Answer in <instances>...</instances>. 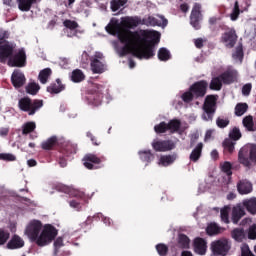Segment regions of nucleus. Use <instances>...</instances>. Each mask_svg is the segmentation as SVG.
I'll return each instance as SVG.
<instances>
[{
    "mask_svg": "<svg viewBox=\"0 0 256 256\" xmlns=\"http://www.w3.org/2000/svg\"><path fill=\"white\" fill-rule=\"evenodd\" d=\"M119 41L125 45L120 50V57L132 53L137 59H151L155 57V45L161 41V33L155 30H142L135 36L122 32Z\"/></svg>",
    "mask_w": 256,
    "mask_h": 256,
    "instance_id": "1",
    "label": "nucleus"
},
{
    "mask_svg": "<svg viewBox=\"0 0 256 256\" xmlns=\"http://www.w3.org/2000/svg\"><path fill=\"white\" fill-rule=\"evenodd\" d=\"M42 229V231H41ZM57 228L51 224L43 223L39 220H32L26 227L25 234L32 243H36L38 247H46L57 237Z\"/></svg>",
    "mask_w": 256,
    "mask_h": 256,
    "instance_id": "2",
    "label": "nucleus"
},
{
    "mask_svg": "<svg viewBox=\"0 0 256 256\" xmlns=\"http://www.w3.org/2000/svg\"><path fill=\"white\" fill-rule=\"evenodd\" d=\"M207 89H209V83L207 80H199L194 82L181 96L184 103H191L194 99H203L207 95Z\"/></svg>",
    "mask_w": 256,
    "mask_h": 256,
    "instance_id": "3",
    "label": "nucleus"
},
{
    "mask_svg": "<svg viewBox=\"0 0 256 256\" xmlns=\"http://www.w3.org/2000/svg\"><path fill=\"white\" fill-rule=\"evenodd\" d=\"M238 162L243 167L251 169L256 163V144L244 145L238 152Z\"/></svg>",
    "mask_w": 256,
    "mask_h": 256,
    "instance_id": "4",
    "label": "nucleus"
},
{
    "mask_svg": "<svg viewBox=\"0 0 256 256\" xmlns=\"http://www.w3.org/2000/svg\"><path fill=\"white\" fill-rule=\"evenodd\" d=\"M43 107V100L31 99L29 97H23L18 101V108L20 111L27 113L30 116L35 115L39 109Z\"/></svg>",
    "mask_w": 256,
    "mask_h": 256,
    "instance_id": "5",
    "label": "nucleus"
},
{
    "mask_svg": "<svg viewBox=\"0 0 256 256\" xmlns=\"http://www.w3.org/2000/svg\"><path fill=\"white\" fill-rule=\"evenodd\" d=\"M203 111L204 113L202 115V119L204 121H213V117H215V111H217V96H206L203 104Z\"/></svg>",
    "mask_w": 256,
    "mask_h": 256,
    "instance_id": "6",
    "label": "nucleus"
},
{
    "mask_svg": "<svg viewBox=\"0 0 256 256\" xmlns=\"http://www.w3.org/2000/svg\"><path fill=\"white\" fill-rule=\"evenodd\" d=\"M77 153V145L69 141L64 142L60 148L58 155V163L60 167H67V157Z\"/></svg>",
    "mask_w": 256,
    "mask_h": 256,
    "instance_id": "7",
    "label": "nucleus"
},
{
    "mask_svg": "<svg viewBox=\"0 0 256 256\" xmlns=\"http://www.w3.org/2000/svg\"><path fill=\"white\" fill-rule=\"evenodd\" d=\"M15 46L9 41L5 40V34H0V63H6L7 59L13 57Z\"/></svg>",
    "mask_w": 256,
    "mask_h": 256,
    "instance_id": "8",
    "label": "nucleus"
},
{
    "mask_svg": "<svg viewBox=\"0 0 256 256\" xmlns=\"http://www.w3.org/2000/svg\"><path fill=\"white\" fill-rule=\"evenodd\" d=\"M211 249L213 256H227L231 246H229V241H227V239H223L212 242Z\"/></svg>",
    "mask_w": 256,
    "mask_h": 256,
    "instance_id": "9",
    "label": "nucleus"
},
{
    "mask_svg": "<svg viewBox=\"0 0 256 256\" xmlns=\"http://www.w3.org/2000/svg\"><path fill=\"white\" fill-rule=\"evenodd\" d=\"M237 31L235 28H230L226 32L222 33L220 37V43H223L228 49H233L237 45Z\"/></svg>",
    "mask_w": 256,
    "mask_h": 256,
    "instance_id": "10",
    "label": "nucleus"
},
{
    "mask_svg": "<svg viewBox=\"0 0 256 256\" xmlns=\"http://www.w3.org/2000/svg\"><path fill=\"white\" fill-rule=\"evenodd\" d=\"M9 63H11L12 67H25L27 65V54L25 53V49L21 48L17 53L10 57Z\"/></svg>",
    "mask_w": 256,
    "mask_h": 256,
    "instance_id": "11",
    "label": "nucleus"
},
{
    "mask_svg": "<svg viewBox=\"0 0 256 256\" xmlns=\"http://www.w3.org/2000/svg\"><path fill=\"white\" fill-rule=\"evenodd\" d=\"M152 147L154 151L165 153L167 151H173L177 145L173 142V140H158L152 143Z\"/></svg>",
    "mask_w": 256,
    "mask_h": 256,
    "instance_id": "12",
    "label": "nucleus"
},
{
    "mask_svg": "<svg viewBox=\"0 0 256 256\" xmlns=\"http://www.w3.org/2000/svg\"><path fill=\"white\" fill-rule=\"evenodd\" d=\"M105 29L110 35H117L119 40L121 33H128V35H135V37H137V31L133 32L127 28L121 29L117 22L113 23V21H111V23H109Z\"/></svg>",
    "mask_w": 256,
    "mask_h": 256,
    "instance_id": "13",
    "label": "nucleus"
},
{
    "mask_svg": "<svg viewBox=\"0 0 256 256\" xmlns=\"http://www.w3.org/2000/svg\"><path fill=\"white\" fill-rule=\"evenodd\" d=\"M201 17V4L195 3L190 15V24L196 30L201 29V24L199 23V21H201Z\"/></svg>",
    "mask_w": 256,
    "mask_h": 256,
    "instance_id": "14",
    "label": "nucleus"
},
{
    "mask_svg": "<svg viewBox=\"0 0 256 256\" xmlns=\"http://www.w3.org/2000/svg\"><path fill=\"white\" fill-rule=\"evenodd\" d=\"M167 23L165 17H160V20L153 16L142 19V25H146V27H167Z\"/></svg>",
    "mask_w": 256,
    "mask_h": 256,
    "instance_id": "15",
    "label": "nucleus"
},
{
    "mask_svg": "<svg viewBox=\"0 0 256 256\" xmlns=\"http://www.w3.org/2000/svg\"><path fill=\"white\" fill-rule=\"evenodd\" d=\"M237 191L240 195H249V193H253V183L247 179L239 180Z\"/></svg>",
    "mask_w": 256,
    "mask_h": 256,
    "instance_id": "16",
    "label": "nucleus"
},
{
    "mask_svg": "<svg viewBox=\"0 0 256 256\" xmlns=\"http://www.w3.org/2000/svg\"><path fill=\"white\" fill-rule=\"evenodd\" d=\"M26 81H27V78H25V74H23V72L14 71L12 73L11 82L13 87H15V89H21V87L25 85Z\"/></svg>",
    "mask_w": 256,
    "mask_h": 256,
    "instance_id": "17",
    "label": "nucleus"
},
{
    "mask_svg": "<svg viewBox=\"0 0 256 256\" xmlns=\"http://www.w3.org/2000/svg\"><path fill=\"white\" fill-rule=\"evenodd\" d=\"M246 212L243 205L238 204L232 208V214H231V221L234 223V225H237L243 217H245Z\"/></svg>",
    "mask_w": 256,
    "mask_h": 256,
    "instance_id": "18",
    "label": "nucleus"
},
{
    "mask_svg": "<svg viewBox=\"0 0 256 256\" xmlns=\"http://www.w3.org/2000/svg\"><path fill=\"white\" fill-rule=\"evenodd\" d=\"M218 76H220L223 85H231L237 81V71L235 70H226Z\"/></svg>",
    "mask_w": 256,
    "mask_h": 256,
    "instance_id": "19",
    "label": "nucleus"
},
{
    "mask_svg": "<svg viewBox=\"0 0 256 256\" xmlns=\"http://www.w3.org/2000/svg\"><path fill=\"white\" fill-rule=\"evenodd\" d=\"M82 161L86 169L93 170L95 169V165H99L102 160L101 158L97 157V155L95 154H86Z\"/></svg>",
    "mask_w": 256,
    "mask_h": 256,
    "instance_id": "20",
    "label": "nucleus"
},
{
    "mask_svg": "<svg viewBox=\"0 0 256 256\" xmlns=\"http://www.w3.org/2000/svg\"><path fill=\"white\" fill-rule=\"evenodd\" d=\"M65 84L61 81V79L57 78L55 82H52L47 88V93L50 95H59V93L65 91Z\"/></svg>",
    "mask_w": 256,
    "mask_h": 256,
    "instance_id": "21",
    "label": "nucleus"
},
{
    "mask_svg": "<svg viewBox=\"0 0 256 256\" xmlns=\"http://www.w3.org/2000/svg\"><path fill=\"white\" fill-rule=\"evenodd\" d=\"M59 145V138L57 136H51L41 143V148L44 151H53Z\"/></svg>",
    "mask_w": 256,
    "mask_h": 256,
    "instance_id": "22",
    "label": "nucleus"
},
{
    "mask_svg": "<svg viewBox=\"0 0 256 256\" xmlns=\"http://www.w3.org/2000/svg\"><path fill=\"white\" fill-rule=\"evenodd\" d=\"M88 101L94 107H99L103 103V91L95 90L92 94L88 96Z\"/></svg>",
    "mask_w": 256,
    "mask_h": 256,
    "instance_id": "23",
    "label": "nucleus"
},
{
    "mask_svg": "<svg viewBox=\"0 0 256 256\" xmlns=\"http://www.w3.org/2000/svg\"><path fill=\"white\" fill-rule=\"evenodd\" d=\"M25 247V241L19 235L15 234L12 236L10 241L7 243V249H21Z\"/></svg>",
    "mask_w": 256,
    "mask_h": 256,
    "instance_id": "24",
    "label": "nucleus"
},
{
    "mask_svg": "<svg viewBox=\"0 0 256 256\" xmlns=\"http://www.w3.org/2000/svg\"><path fill=\"white\" fill-rule=\"evenodd\" d=\"M91 71L95 74H101L105 72V64L97 58H90Z\"/></svg>",
    "mask_w": 256,
    "mask_h": 256,
    "instance_id": "25",
    "label": "nucleus"
},
{
    "mask_svg": "<svg viewBox=\"0 0 256 256\" xmlns=\"http://www.w3.org/2000/svg\"><path fill=\"white\" fill-rule=\"evenodd\" d=\"M201 155H203V143L199 142L190 153L189 160L192 163H197L201 159Z\"/></svg>",
    "mask_w": 256,
    "mask_h": 256,
    "instance_id": "26",
    "label": "nucleus"
},
{
    "mask_svg": "<svg viewBox=\"0 0 256 256\" xmlns=\"http://www.w3.org/2000/svg\"><path fill=\"white\" fill-rule=\"evenodd\" d=\"M194 249L198 255H205L207 253V242L203 238H196L194 240Z\"/></svg>",
    "mask_w": 256,
    "mask_h": 256,
    "instance_id": "27",
    "label": "nucleus"
},
{
    "mask_svg": "<svg viewBox=\"0 0 256 256\" xmlns=\"http://www.w3.org/2000/svg\"><path fill=\"white\" fill-rule=\"evenodd\" d=\"M224 231H225V228L217 225V223H215V222H211L206 227V233L210 237H213L214 235H220V233H223Z\"/></svg>",
    "mask_w": 256,
    "mask_h": 256,
    "instance_id": "28",
    "label": "nucleus"
},
{
    "mask_svg": "<svg viewBox=\"0 0 256 256\" xmlns=\"http://www.w3.org/2000/svg\"><path fill=\"white\" fill-rule=\"evenodd\" d=\"M123 25L128 29H133V27H138V25H143V20L139 16L135 17H126L123 20Z\"/></svg>",
    "mask_w": 256,
    "mask_h": 256,
    "instance_id": "29",
    "label": "nucleus"
},
{
    "mask_svg": "<svg viewBox=\"0 0 256 256\" xmlns=\"http://www.w3.org/2000/svg\"><path fill=\"white\" fill-rule=\"evenodd\" d=\"M242 207H244L251 215H256V197L243 200Z\"/></svg>",
    "mask_w": 256,
    "mask_h": 256,
    "instance_id": "30",
    "label": "nucleus"
},
{
    "mask_svg": "<svg viewBox=\"0 0 256 256\" xmlns=\"http://www.w3.org/2000/svg\"><path fill=\"white\" fill-rule=\"evenodd\" d=\"M18 3V9L23 11L24 13H27L31 11V7L37 3V0H17Z\"/></svg>",
    "mask_w": 256,
    "mask_h": 256,
    "instance_id": "31",
    "label": "nucleus"
},
{
    "mask_svg": "<svg viewBox=\"0 0 256 256\" xmlns=\"http://www.w3.org/2000/svg\"><path fill=\"white\" fill-rule=\"evenodd\" d=\"M209 89L211 91H221L223 89V81L219 75L211 79Z\"/></svg>",
    "mask_w": 256,
    "mask_h": 256,
    "instance_id": "32",
    "label": "nucleus"
},
{
    "mask_svg": "<svg viewBox=\"0 0 256 256\" xmlns=\"http://www.w3.org/2000/svg\"><path fill=\"white\" fill-rule=\"evenodd\" d=\"M51 75H53V70H51V68H44L39 72L38 79L42 85H45L47 81H49Z\"/></svg>",
    "mask_w": 256,
    "mask_h": 256,
    "instance_id": "33",
    "label": "nucleus"
},
{
    "mask_svg": "<svg viewBox=\"0 0 256 256\" xmlns=\"http://www.w3.org/2000/svg\"><path fill=\"white\" fill-rule=\"evenodd\" d=\"M71 81L73 83H81L82 81H85V74L81 69H75L71 73Z\"/></svg>",
    "mask_w": 256,
    "mask_h": 256,
    "instance_id": "34",
    "label": "nucleus"
},
{
    "mask_svg": "<svg viewBox=\"0 0 256 256\" xmlns=\"http://www.w3.org/2000/svg\"><path fill=\"white\" fill-rule=\"evenodd\" d=\"M231 237L234 241L242 243L243 239H245V230H243L242 228H235L231 232Z\"/></svg>",
    "mask_w": 256,
    "mask_h": 256,
    "instance_id": "35",
    "label": "nucleus"
},
{
    "mask_svg": "<svg viewBox=\"0 0 256 256\" xmlns=\"http://www.w3.org/2000/svg\"><path fill=\"white\" fill-rule=\"evenodd\" d=\"M237 143L235 142V140L226 138L223 143H222V147L225 151V153H233V151H235V145Z\"/></svg>",
    "mask_w": 256,
    "mask_h": 256,
    "instance_id": "36",
    "label": "nucleus"
},
{
    "mask_svg": "<svg viewBox=\"0 0 256 256\" xmlns=\"http://www.w3.org/2000/svg\"><path fill=\"white\" fill-rule=\"evenodd\" d=\"M176 159H177V154L164 155L160 157V163L163 167H169V165H172V163H175Z\"/></svg>",
    "mask_w": 256,
    "mask_h": 256,
    "instance_id": "37",
    "label": "nucleus"
},
{
    "mask_svg": "<svg viewBox=\"0 0 256 256\" xmlns=\"http://www.w3.org/2000/svg\"><path fill=\"white\" fill-rule=\"evenodd\" d=\"M189 243H191V240L187 235L185 234L178 235V247L180 249H189Z\"/></svg>",
    "mask_w": 256,
    "mask_h": 256,
    "instance_id": "38",
    "label": "nucleus"
},
{
    "mask_svg": "<svg viewBox=\"0 0 256 256\" xmlns=\"http://www.w3.org/2000/svg\"><path fill=\"white\" fill-rule=\"evenodd\" d=\"M127 5V0H111L110 8L113 13L119 11L121 7H125Z\"/></svg>",
    "mask_w": 256,
    "mask_h": 256,
    "instance_id": "39",
    "label": "nucleus"
},
{
    "mask_svg": "<svg viewBox=\"0 0 256 256\" xmlns=\"http://www.w3.org/2000/svg\"><path fill=\"white\" fill-rule=\"evenodd\" d=\"M168 131L170 133H177L179 129H181V120L173 119L170 120L169 123H167Z\"/></svg>",
    "mask_w": 256,
    "mask_h": 256,
    "instance_id": "40",
    "label": "nucleus"
},
{
    "mask_svg": "<svg viewBox=\"0 0 256 256\" xmlns=\"http://www.w3.org/2000/svg\"><path fill=\"white\" fill-rule=\"evenodd\" d=\"M249 109V105L247 103H238L235 107V115L237 117H241L247 113V110Z\"/></svg>",
    "mask_w": 256,
    "mask_h": 256,
    "instance_id": "41",
    "label": "nucleus"
},
{
    "mask_svg": "<svg viewBox=\"0 0 256 256\" xmlns=\"http://www.w3.org/2000/svg\"><path fill=\"white\" fill-rule=\"evenodd\" d=\"M35 129H37L35 122H26L22 127V134L29 135V133H33Z\"/></svg>",
    "mask_w": 256,
    "mask_h": 256,
    "instance_id": "42",
    "label": "nucleus"
},
{
    "mask_svg": "<svg viewBox=\"0 0 256 256\" xmlns=\"http://www.w3.org/2000/svg\"><path fill=\"white\" fill-rule=\"evenodd\" d=\"M39 89H41L39 84L31 82L26 86V93L29 95H37V93H39Z\"/></svg>",
    "mask_w": 256,
    "mask_h": 256,
    "instance_id": "43",
    "label": "nucleus"
},
{
    "mask_svg": "<svg viewBox=\"0 0 256 256\" xmlns=\"http://www.w3.org/2000/svg\"><path fill=\"white\" fill-rule=\"evenodd\" d=\"M138 155L141 161H144L145 163H150L151 159H153V153H151V150L139 151Z\"/></svg>",
    "mask_w": 256,
    "mask_h": 256,
    "instance_id": "44",
    "label": "nucleus"
},
{
    "mask_svg": "<svg viewBox=\"0 0 256 256\" xmlns=\"http://www.w3.org/2000/svg\"><path fill=\"white\" fill-rule=\"evenodd\" d=\"M158 59L160 61H169L171 59V52L167 48H160L158 50Z\"/></svg>",
    "mask_w": 256,
    "mask_h": 256,
    "instance_id": "45",
    "label": "nucleus"
},
{
    "mask_svg": "<svg viewBox=\"0 0 256 256\" xmlns=\"http://www.w3.org/2000/svg\"><path fill=\"white\" fill-rule=\"evenodd\" d=\"M242 134H241V130L238 127H234L232 130H230L229 132V138L232 141H239V139H241Z\"/></svg>",
    "mask_w": 256,
    "mask_h": 256,
    "instance_id": "46",
    "label": "nucleus"
},
{
    "mask_svg": "<svg viewBox=\"0 0 256 256\" xmlns=\"http://www.w3.org/2000/svg\"><path fill=\"white\" fill-rule=\"evenodd\" d=\"M243 125L247 129V131H255L253 127H255V124L253 123V116H246L243 119Z\"/></svg>",
    "mask_w": 256,
    "mask_h": 256,
    "instance_id": "47",
    "label": "nucleus"
},
{
    "mask_svg": "<svg viewBox=\"0 0 256 256\" xmlns=\"http://www.w3.org/2000/svg\"><path fill=\"white\" fill-rule=\"evenodd\" d=\"M154 131L157 134L167 133V131H169V128L166 122H160L159 124L154 126Z\"/></svg>",
    "mask_w": 256,
    "mask_h": 256,
    "instance_id": "48",
    "label": "nucleus"
},
{
    "mask_svg": "<svg viewBox=\"0 0 256 256\" xmlns=\"http://www.w3.org/2000/svg\"><path fill=\"white\" fill-rule=\"evenodd\" d=\"M156 251L160 256H166L169 253V246L166 244L160 243L156 245Z\"/></svg>",
    "mask_w": 256,
    "mask_h": 256,
    "instance_id": "49",
    "label": "nucleus"
},
{
    "mask_svg": "<svg viewBox=\"0 0 256 256\" xmlns=\"http://www.w3.org/2000/svg\"><path fill=\"white\" fill-rule=\"evenodd\" d=\"M220 217H221V221H223V223L229 224V207L225 206L224 208H222L220 210Z\"/></svg>",
    "mask_w": 256,
    "mask_h": 256,
    "instance_id": "50",
    "label": "nucleus"
},
{
    "mask_svg": "<svg viewBox=\"0 0 256 256\" xmlns=\"http://www.w3.org/2000/svg\"><path fill=\"white\" fill-rule=\"evenodd\" d=\"M11 237V233H9L5 229H0V245H5L9 238Z\"/></svg>",
    "mask_w": 256,
    "mask_h": 256,
    "instance_id": "51",
    "label": "nucleus"
},
{
    "mask_svg": "<svg viewBox=\"0 0 256 256\" xmlns=\"http://www.w3.org/2000/svg\"><path fill=\"white\" fill-rule=\"evenodd\" d=\"M223 173H226V175L228 177H231V175H233V171H231L233 169V165L231 164V162L229 161H225L221 167Z\"/></svg>",
    "mask_w": 256,
    "mask_h": 256,
    "instance_id": "52",
    "label": "nucleus"
},
{
    "mask_svg": "<svg viewBox=\"0 0 256 256\" xmlns=\"http://www.w3.org/2000/svg\"><path fill=\"white\" fill-rule=\"evenodd\" d=\"M241 14V10L239 9V2H235L234 8L232 13L230 14L231 20L232 21H237L239 19V15Z\"/></svg>",
    "mask_w": 256,
    "mask_h": 256,
    "instance_id": "53",
    "label": "nucleus"
},
{
    "mask_svg": "<svg viewBox=\"0 0 256 256\" xmlns=\"http://www.w3.org/2000/svg\"><path fill=\"white\" fill-rule=\"evenodd\" d=\"M229 123H231V121H229V118L223 119L221 117H218L216 119V125L217 127H219V129H225V127L229 126Z\"/></svg>",
    "mask_w": 256,
    "mask_h": 256,
    "instance_id": "54",
    "label": "nucleus"
},
{
    "mask_svg": "<svg viewBox=\"0 0 256 256\" xmlns=\"http://www.w3.org/2000/svg\"><path fill=\"white\" fill-rule=\"evenodd\" d=\"M0 161H17V156L11 153H0Z\"/></svg>",
    "mask_w": 256,
    "mask_h": 256,
    "instance_id": "55",
    "label": "nucleus"
},
{
    "mask_svg": "<svg viewBox=\"0 0 256 256\" xmlns=\"http://www.w3.org/2000/svg\"><path fill=\"white\" fill-rule=\"evenodd\" d=\"M63 25H64V27H66V29H70L71 31L79 28V24L73 20H65L63 22Z\"/></svg>",
    "mask_w": 256,
    "mask_h": 256,
    "instance_id": "56",
    "label": "nucleus"
},
{
    "mask_svg": "<svg viewBox=\"0 0 256 256\" xmlns=\"http://www.w3.org/2000/svg\"><path fill=\"white\" fill-rule=\"evenodd\" d=\"M251 89H253V85L251 83H247L242 87V95L244 97H249L251 95Z\"/></svg>",
    "mask_w": 256,
    "mask_h": 256,
    "instance_id": "57",
    "label": "nucleus"
},
{
    "mask_svg": "<svg viewBox=\"0 0 256 256\" xmlns=\"http://www.w3.org/2000/svg\"><path fill=\"white\" fill-rule=\"evenodd\" d=\"M93 219H95V221H99V219H103V214L97 213L93 217L89 216L85 222L86 225H91V223H93Z\"/></svg>",
    "mask_w": 256,
    "mask_h": 256,
    "instance_id": "58",
    "label": "nucleus"
},
{
    "mask_svg": "<svg viewBox=\"0 0 256 256\" xmlns=\"http://www.w3.org/2000/svg\"><path fill=\"white\" fill-rule=\"evenodd\" d=\"M248 239L255 240L256 239V225L253 224L248 229Z\"/></svg>",
    "mask_w": 256,
    "mask_h": 256,
    "instance_id": "59",
    "label": "nucleus"
},
{
    "mask_svg": "<svg viewBox=\"0 0 256 256\" xmlns=\"http://www.w3.org/2000/svg\"><path fill=\"white\" fill-rule=\"evenodd\" d=\"M86 137H88V138L91 140V142L93 143V145H95L96 147H99V145H101V141H99V140L97 139V137H95V136L93 135V133L87 132V133H86Z\"/></svg>",
    "mask_w": 256,
    "mask_h": 256,
    "instance_id": "60",
    "label": "nucleus"
},
{
    "mask_svg": "<svg viewBox=\"0 0 256 256\" xmlns=\"http://www.w3.org/2000/svg\"><path fill=\"white\" fill-rule=\"evenodd\" d=\"M56 190L60 191L61 193H70L71 192V188H69V186L60 184L56 186Z\"/></svg>",
    "mask_w": 256,
    "mask_h": 256,
    "instance_id": "61",
    "label": "nucleus"
},
{
    "mask_svg": "<svg viewBox=\"0 0 256 256\" xmlns=\"http://www.w3.org/2000/svg\"><path fill=\"white\" fill-rule=\"evenodd\" d=\"M234 59H243V47H238L233 54Z\"/></svg>",
    "mask_w": 256,
    "mask_h": 256,
    "instance_id": "62",
    "label": "nucleus"
},
{
    "mask_svg": "<svg viewBox=\"0 0 256 256\" xmlns=\"http://www.w3.org/2000/svg\"><path fill=\"white\" fill-rule=\"evenodd\" d=\"M9 135V127L0 128V137H7Z\"/></svg>",
    "mask_w": 256,
    "mask_h": 256,
    "instance_id": "63",
    "label": "nucleus"
},
{
    "mask_svg": "<svg viewBox=\"0 0 256 256\" xmlns=\"http://www.w3.org/2000/svg\"><path fill=\"white\" fill-rule=\"evenodd\" d=\"M195 43V47L197 49H203V39L202 38H198L194 41Z\"/></svg>",
    "mask_w": 256,
    "mask_h": 256,
    "instance_id": "64",
    "label": "nucleus"
}]
</instances>
